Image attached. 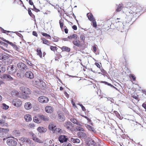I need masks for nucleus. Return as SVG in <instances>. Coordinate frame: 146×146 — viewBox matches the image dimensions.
Here are the masks:
<instances>
[{"label":"nucleus","instance_id":"7c9ffc66","mask_svg":"<svg viewBox=\"0 0 146 146\" xmlns=\"http://www.w3.org/2000/svg\"><path fill=\"white\" fill-rule=\"evenodd\" d=\"M78 38V36L76 34H73L72 35H70V36H68V38L69 39H71L72 38L74 39H77Z\"/></svg>","mask_w":146,"mask_h":146},{"label":"nucleus","instance_id":"58836bf2","mask_svg":"<svg viewBox=\"0 0 146 146\" xmlns=\"http://www.w3.org/2000/svg\"><path fill=\"white\" fill-rule=\"evenodd\" d=\"M50 50L54 52L57 51L58 49L57 48L56 46H50Z\"/></svg>","mask_w":146,"mask_h":146},{"label":"nucleus","instance_id":"774afa93","mask_svg":"<svg viewBox=\"0 0 146 146\" xmlns=\"http://www.w3.org/2000/svg\"><path fill=\"white\" fill-rule=\"evenodd\" d=\"M72 27L74 30H76L77 29V27L76 25H73Z\"/></svg>","mask_w":146,"mask_h":146},{"label":"nucleus","instance_id":"de8ad7c7","mask_svg":"<svg viewBox=\"0 0 146 146\" xmlns=\"http://www.w3.org/2000/svg\"><path fill=\"white\" fill-rule=\"evenodd\" d=\"M87 127L88 129H89L90 130L94 132V128L92 126L89 125H88Z\"/></svg>","mask_w":146,"mask_h":146},{"label":"nucleus","instance_id":"4c0bfd02","mask_svg":"<svg viewBox=\"0 0 146 146\" xmlns=\"http://www.w3.org/2000/svg\"><path fill=\"white\" fill-rule=\"evenodd\" d=\"M21 140L23 142L29 143L31 141L30 139H27L24 137H22L21 139Z\"/></svg>","mask_w":146,"mask_h":146},{"label":"nucleus","instance_id":"a211bd4d","mask_svg":"<svg viewBox=\"0 0 146 146\" xmlns=\"http://www.w3.org/2000/svg\"><path fill=\"white\" fill-rule=\"evenodd\" d=\"M80 140L78 138L72 137L70 139V142L74 143H80Z\"/></svg>","mask_w":146,"mask_h":146},{"label":"nucleus","instance_id":"423d86ee","mask_svg":"<svg viewBox=\"0 0 146 146\" xmlns=\"http://www.w3.org/2000/svg\"><path fill=\"white\" fill-rule=\"evenodd\" d=\"M59 23L60 24V28L62 30V31H64L65 33L66 34H67L68 33V30L66 26H64V29L63 28V26L64 25L63 20H62V19H61L59 21Z\"/></svg>","mask_w":146,"mask_h":146},{"label":"nucleus","instance_id":"69168bd1","mask_svg":"<svg viewBox=\"0 0 146 146\" xmlns=\"http://www.w3.org/2000/svg\"><path fill=\"white\" fill-rule=\"evenodd\" d=\"M33 35L35 36H36V37H37L38 36V34H37V33L36 32V31H33Z\"/></svg>","mask_w":146,"mask_h":146},{"label":"nucleus","instance_id":"3c124183","mask_svg":"<svg viewBox=\"0 0 146 146\" xmlns=\"http://www.w3.org/2000/svg\"><path fill=\"white\" fill-rule=\"evenodd\" d=\"M28 11L29 14L31 17H35V15H34L32 13L30 9H28Z\"/></svg>","mask_w":146,"mask_h":146},{"label":"nucleus","instance_id":"8fccbe9b","mask_svg":"<svg viewBox=\"0 0 146 146\" xmlns=\"http://www.w3.org/2000/svg\"><path fill=\"white\" fill-rule=\"evenodd\" d=\"M135 11H129V13H130V14H133V17H138L139 16V15H138L137 16V15H135V14L136 13H135Z\"/></svg>","mask_w":146,"mask_h":146},{"label":"nucleus","instance_id":"bb28decb","mask_svg":"<svg viewBox=\"0 0 146 146\" xmlns=\"http://www.w3.org/2000/svg\"><path fill=\"white\" fill-rule=\"evenodd\" d=\"M37 130L40 133H42L46 131V129L43 127H40L38 128Z\"/></svg>","mask_w":146,"mask_h":146},{"label":"nucleus","instance_id":"9d476101","mask_svg":"<svg viewBox=\"0 0 146 146\" xmlns=\"http://www.w3.org/2000/svg\"><path fill=\"white\" fill-rule=\"evenodd\" d=\"M25 76L26 77L31 79H33L34 77L33 73L30 71L26 72L25 74Z\"/></svg>","mask_w":146,"mask_h":146},{"label":"nucleus","instance_id":"2f4dec72","mask_svg":"<svg viewBox=\"0 0 146 146\" xmlns=\"http://www.w3.org/2000/svg\"><path fill=\"white\" fill-rule=\"evenodd\" d=\"M87 15L88 18V19L90 21H91L93 20L94 19L92 13H87Z\"/></svg>","mask_w":146,"mask_h":146},{"label":"nucleus","instance_id":"49530a36","mask_svg":"<svg viewBox=\"0 0 146 146\" xmlns=\"http://www.w3.org/2000/svg\"><path fill=\"white\" fill-rule=\"evenodd\" d=\"M113 113L115 114V115L117 116V117L119 118L121 117V116L120 115L119 113L116 111H113Z\"/></svg>","mask_w":146,"mask_h":146},{"label":"nucleus","instance_id":"ea45409f","mask_svg":"<svg viewBox=\"0 0 146 146\" xmlns=\"http://www.w3.org/2000/svg\"><path fill=\"white\" fill-rule=\"evenodd\" d=\"M11 94L13 96H18L19 95V92L17 91L13 90L11 92Z\"/></svg>","mask_w":146,"mask_h":146},{"label":"nucleus","instance_id":"5701e85b","mask_svg":"<svg viewBox=\"0 0 146 146\" xmlns=\"http://www.w3.org/2000/svg\"><path fill=\"white\" fill-rule=\"evenodd\" d=\"M41 40L42 41V43L43 44H46L47 46H50V42L49 41L44 38H41Z\"/></svg>","mask_w":146,"mask_h":146},{"label":"nucleus","instance_id":"5fc2aeb1","mask_svg":"<svg viewBox=\"0 0 146 146\" xmlns=\"http://www.w3.org/2000/svg\"><path fill=\"white\" fill-rule=\"evenodd\" d=\"M30 66H31L32 67H33L34 65L32 64L31 62L29 61V60H27V61L26 62Z\"/></svg>","mask_w":146,"mask_h":146},{"label":"nucleus","instance_id":"39448f33","mask_svg":"<svg viewBox=\"0 0 146 146\" xmlns=\"http://www.w3.org/2000/svg\"><path fill=\"white\" fill-rule=\"evenodd\" d=\"M7 145L9 146H15L17 144V142L14 139H8L6 141Z\"/></svg>","mask_w":146,"mask_h":146},{"label":"nucleus","instance_id":"e433bc0d","mask_svg":"<svg viewBox=\"0 0 146 146\" xmlns=\"http://www.w3.org/2000/svg\"><path fill=\"white\" fill-rule=\"evenodd\" d=\"M129 78H131V80L132 81V80L133 81H135L136 80V77L133 74H130L129 75Z\"/></svg>","mask_w":146,"mask_h":146},{"label":"nucleus","instance_id":"f03ea898","mask_svg":"<svg viewBox=\"0 0 146 146\" xmlns=\"http://www.w3.org/2000/svg\"><path fill=\"white\" fill-rule=\"evenodd\" d=\"M13 105L15 107L18 108L21 107L22 104V101L18 98L14 99L12 101Z\"/></svg>","mask_w":146,"mask_h":146},{"label":"nucleus","instance_id":"4be33fe9","mask_svg":"<svg viewBox=\"0 0 146 146\" xmlns=\"http://www.w3.org/2000/svg\"><path fill=\"white\" fill-rule=\"evenodd\" d=\"M24 119L27 122L31 121L32 119L31 115L29 114L25 115L24 116Z\"/></svg>","mask_w":146,"mask_h":146},{"label":"nucleus","instance_id":"338daca9","mask_svg":"<svg viewBox=\"0 0 146 146\" xmlns=\"http://www.w3.org/2000/svg\"><path fill=\"white\" fill-rule=\"evenodd\" d=\"M5 121L2 119H0V124H2L5 123Z\"/></svg>","mask_w":146,"mask_h":146},{"label":"nucleus","instance_id":"20e7f679","mask_svg":"<svg viewBox=\"0 0 146 146\" xmlns=\"http://www.w3.org/2000/svg\"><path fill=\"white\" fill-rule=\"evenodd\" d=\"M38 101L39 102L41 103L45 104L48 102L49 99L46 96H41L38 98Z\"/></svg>","mask_w":146,"mask_h":146},{"label":"nucleus","instance_id":"a19ab883","mask_svg":"<svg viewBox=\"0 0 146 146\" xmlns=\"http://www.w3.org/2000/svg\"><path fill=\"white\" fill-rule=\"evenodd\" d=\"M2 108L5 110H7L9 108V106L4 103H3L2 104Z\"/></svg>","mask_w":146,"mask_h":146},{"label":"nucleus","instance_id":"c9c22d12","mask_svg":"<svg viewBox=\"0 0 146 146\" xmlns=\"http://www.w3.org/2000/svg\"><path fill=\"white\" fill-rule=\"evenodd\" d=\"M33 139L35 141L40 143H43V141L40 140L39 139L35 136L33 137Z\"/></svg>","mask_w":146,"mask_h":146},{"label":"nucleus","instance_id":"2eb2a0df","mask_svg":"<svg viewBox=\"0 0 146 146\" xmlns=\"http://www.w3.org/2000/svg\"><path fill=\"white\" fill-rule=\"evenodd\" d=\"M46 112L47 113H51L53 112V108L50 106H47L45 108Z\"/></svg>","mask_w":146,"mask_h":146},{"label":"nucleus","instance_id":"0eeeda50","mask_svg":"<svg viewBox=\"0 0 146 146\" xmlns=\"http://www.w3.org/2000/svg\"><path fill=\"white\" fill-rule=\"evenodd\" d=\"M9 131V129L0 128V137H4L5 135Z\"/></svg>","mask_w":146,"mask_h":146},{"label":"nucleus","instance_id":"473e14b6","mask_svg":"<svg viewBox=\"0 0 146 146\" xmlns=\"http://www.w3.org/2000/svg\"><path fill=\"white\" fill-rule=\"evenodd\" d=\"M6 70L5 68V66L0 64V72L3 73Z\"/></svg>","mask_w":146,"mask_h":146},{"label":"nucleus","instance_id":"603ef678","mask_svg":"<svg viewBox=\"0 0 146 146\" xmlns=\"http://www.w3.org/2000/svg\"><path fill=\"white\" fill-rule=\"evenodd\" d=\"M80 40H82L84 42L85 41V37L84 35H81L80 36Z\"/></svg>","mask_w":146,"mask_h":146},{"label":"nucleus","instance_id":"aec40b11","mask_svg":"<svg viewBox=\"0 0 146 146\" xmlns=\"http://www.w3.org/2000/svg\"><path fill=\"white\" fill-rule=\"evenodd\" d=\"M12 134L15 137H17L20 135V132L19 130L15 129L12 131Z\"/></svg>","mask_w":146,"mask_h":146},{"label":"nucleus","instance_id":"79ce46f5","mask_svg":"<svg viewBox=\"0 0 146 146\" xmlns=\"http://www.w3.org/2000/svg\"><path fill=\"white\" fill-rule=\"evenodd\" d=\"M41 34L44 36L47 37V38H49L51 37L50 36L46 33L42 32Z\"/></svg>","mask_w":146,"mask_h":146},{"label":"nucleus","instance_id":"c03bdc74","mask_svg":"<svg viewBox=\"0 0 146 146\" xmlns=\"http://www.w3.org/2000/svg\"><path fill=\"white\" fill-rule=\"evenodd\" d=\"M131 96L133 98L135 99L136 100H137V102H138L139 101L138 97V95L137 94H135L134 95H132Z\"/></svg>","mask_w":146,"mask_h":146},{"label":"nucleus","instance_id":"6e6d98bb","mask_svg":"<svg viewBox=\"0 0 146 146\" xmlns=\"http://www.w3.org/2000/svg\"><path fill=\"white\" fill-rule=\"evenodd\" d=\"M56 132H57L58 133H62V129L60 128H56Z\"/></svg>","mask_w":146,"mask_h":146},{"label":"nucleus","instance_id":"052dcab7","mask_svg":"<svg viewBox=\"0 0 146 146\" xmlns=\"http://www.w3.org/2000/svg\"><path fill=\"white\" fill-rule=\"evenodd\" d=\"M1 31L3 33H9L10 32L9 31H7L6 30H4L2 28H1Z\"/></svg>","mask_w":146,"mask_h":146},{"label":"nucleus","instance_id":"c85d7f7f","mask_svg":"<svg viewBox=\"0 0 146 146\" xmlns=\"http://www.w3.org/2000/svg\"><path fill=\"white\" fill-rule=\"evenodd\" d=\"M9 44L11 45V46H13V48L16 50L17 51H18L19 49V47L17 46L15 44H14L13 43L9 42Z\"/></svg>","mask_w":146,"mask_h":146},{"label":"nucleus","instance_id":"09e8293b","mask_svg":"<svg viewBox=\"0 0 146 146\" xmlns=\"http://www.w3.org/2000/svg\"><path fill=\"white\" fill-rule=\"evenodd\" d=\"M62 146H72V145L70 143L66 142L63 144Z\"/></svg>","mask_w":146,"mask_h":146},{"label":"nucleus","instance_id":"b1692460","mask_svg":"<svg viewBox=\"0 0 146 146\" xmlns=\"http://www.w3.org/2000/svg\"><path fill=\"white\" fill-rule=\"evenodd\" d=\"M39 117L41 119V121L42 120L45 121H46L49 120V118L48 117L43 115H39Z\"/></svg>","mask_w":146,"mask_h":146},{"label":"nucleus","instance_id":"bf43d9fd","mask_svg":"<svg viewBox=\"0 0 146 146\" xmlns=\"http://www.w3.org/2000/svg\"><path fill=\"white\" fill-rule=\"evenodd\" d=\"M53 38L54 39L53 41L55 42H57L58 41L59 38L58 37L54 36L53 37Z\"/></svg>","mask_w":146,"mask_h":146},{"label":"nucleus","instance_id":"f704fd0d","mask_svg":"<svg viewBox=\"0 0 146 146\" xmlns=\"http://www.w3.org/2000/svg\"><path fill=\"white\" fill-rule=\"evenodd\" d=\"M123 7V5L122 4H119L117 7V9L115 11L116 12H118L120 11L122 8Z\"/></svg>","mask_w":146,"mask_h":146},{"label":"nucleus","instance_id":"1a4fd4ad","mask_svg":"<svg viewBox=\"0 0 146 146\" xmlns=\"http://www.w3.org/2000/svg\"><path fill=\"white\" fill-rule=\"evenodd\" d=\"M0 78L3 79H7L10 81L13 80V78L10 75L7 74H3V75L0 74Z\"/></svg>","mask_w":146,"mask_h":146},{"label":"nucleus","instance_id":"4d7b16f0","mask_svg":"<svg viewBox=\"0 0 146 146\" xmlns=\"http://www.w3.org/2000/svg\"><path fill=\"white\" fill-rule=\"evenodd\" d=\"M28 126L30 128H34L35 127V125L33 123H31L29 124Z\"/></svg>","mask_w":146,"mask_h":146},{"label":"nucleus","instance_id":"37998d69","mask_svg":"<svg viewBox=\"0 0 146 146\" xmlns=\"http://www.w3.org/2000/svg\"><path fill=\"white\" fill-rule=\"evenodd\" d=\"M92 21V25L93 27L96 28L97 27L96 22L95 19L93 20Z\"/></svg>","mask_w":146,"mask_h":146},{"label":"nucleus","instance_id":"a878e982","mask_svg":"<svg viewBox=\"0 0 146 146\" xmlns=\"http://www.w3.org/2000/svg\"><path fill=\"white\" fill-rule=\"evenodd\" d=\"M37 54L38 56L40 58H42V54L40 48H38L36 50Z\"/></svg>","mask_w":146,"mask_h":146},{"label":"nucleus","instance_id":"7ed1b4c3","mask_svg":"<svg viewBox=\"0 0 146 146\" xmlns=\"http://www.w3.org/2000/svg\"><path fill=\"white\" fill-rule=\"evenodd\" d=\"M7 70L9 74H13L16 72L17 69L15 66L10 65L7 67Z\"/></svg>","mask_w":146,"mask_h":146},{"label":"nucleus","instance_id":"412c9836","mask_svg":"<svg viewBox=\"0 0 146 146\" xmlns=\"http://www.w3.org/2000/svg\"><path fill=\"white\" fill-rule=\"evenodd\" d=\"M33 120L34 122L37 123H39L41 122V119L39 117V115L37 116H35L33 118Z\"/></svg>","mask_w":146,"mask_h":146},{"label":"nucleus","instance_id":"72a5a7b5","mask_svg":"<svg viewBox=\"0 0 146 146\" xmlns=\"http://www.w3.org/2000/svg\"><path fill=\"white\" fill-rule=\"evenodd\" d=\"M70 121L71 122H73L74 124H76L77 125H81L80 123H79V122H78L76 119L74 118H71L70 119Z\"/></svg>","mask_w":146,"mask_h":146},{"label":"nucleus","instance_id":"864d4df0","mask_svg":"<svg viewBox=\"0 0 146 146\" xmlns=\"http://www.w3.org/2000/svg\"><path fill=\"white\" fill-rule=\"evenodd\" d=\"M76 129L79 131H84V129L82 127H79V126H77L76 127Z\"/></svg>","mask_w":146,"mask_h":146},{"label":"nucleus","instance_id":"cd10ccee","mask_svg":"<svg viewBox=\"0 0 146 146\" xmlns=\"http://www.w3.org/2000/svg\"><path fill=\"white\" fill-rule=\"evenodd\" d=\"M77 135L80 138H85L86 137V133L82 132H79L78 133Z\"/></svg>","mask_w":146,"mask_h":146},{"label":"nucleus","instance_id":"f8f14e48","mask_svg":"<svg viewBox=\"0 0 146 146\" xmlns=\"http://www.w3.org/2000/svg\"><path fill=\"white\" fill-rule=\"evenodd\" d=\"M58 140L60 142L63 143L64 142H66L68 140V138H67L66 136L61 135L59 136Z\"/></svg>","mask_w":146,"mask_h":146},{"label":"nucleus","instance_id":"9b49d317","mask_svg":"<svg viewBox=\"0 0 146 146\" xmlns=\"http://www.w3.org/2000/svg\"><path fill=\"white\" fill-rule=\"evenodd\" d=\"M64 126L68 130H70L73 129V124L70 121L66 122L64 124Z\"/></svg>","mask_w":146,"mask_h":146},{"label":"nucleus","instance_id":"393cba45","mask_svg":"<svg viewBox=\"0 0 146 146\" xmlns=\"http://www.w3.org/2000/svg\"><path fill=\"white\" fill-rule=\"evenodd\" d=\"M9 55L5 53L0 54V59L5 60L8 58Z\"/></svg>","mask_w":146,"mask_h":146},{"label":"nucleus","instance_id":"680f3d73","mask_svg":"<svg viewBox=\"0 0 146 146\" xmlns=\"http://www.w3.org/2000/svg\"><path fill=\"white\" fill-rule=\"evenodd\" d=\"M97 46L96 45H94L93 46V51L94 52H96L97 51Z\"/></svg>","mask_w":146,"mask_h":146},{"label":"nucleus","instance_id":"4468645a","mask_svg":"<svg viewBox=\"0 0 146 146\" xmlns=\"http://www.w3.org/2000/svg\"><path fill=\"white\" fill-rule=\"evenodd\" d=\"M72 43L73 44L78 47H80L82 45V44L81 43V42L79 40V39H76L73 41Z\"/></svg>","mask_w":146,"mask_h":146},{"label":"nucleus","instance_id":"0e129e2a","mask_svg":"<svg viewBox=\"0 0 146 146\" xmlns=\"http://www.w3.org/2000/svg\"><path fill=\"white\" fill-rule=\"evenodd\" d=\"M0 38L1 40L6 42L8 44H9V41L8 40H6V39H5L3 38Z\"/></svg>","mask_w":146,"mask_h":146},{"label":"nucleus","instance_id":"ddd939ff","mask_svg":"<svg viewBox=\"0 0 146 146\" xmlns=\"http://www.w3.org/2000/svg\"><path fill=\"white\" fill-rule=\"evenodd\" d=\"M48 128L53 132H56V125L53 123H50L48 126Z\"/></svg>","mask_w":146,"mask_h":146},{"label":"nucleus","instance_id":"f257e3e1","mask_svg":"<svg viewBox=\"0 0 146 146\" xmlns=\"http://www.w3.org/2000/svg\"><path fill=\"white\" fill-rule=\"evenodd\" d=\"M17 67L18 69L21 71H25L28 69L27 66L21 62H19L17 64Z\"/></svg>","mask_w":146,"mask_h":146},{"label":"nucleus","instance_id":"13d9d810","mask_svg":"<svg viewBox=\"0 0 146 146\" xmlns=\"http://www.w3.org/2000/svg\"><path fill=\"white\" fill-rule=\"evenodd\" d=\"M95 64L97 66L98 68L100 69V68L101 66V63H100V64H99L98 62H95Z\"/></svg>","mask_w":146,"mask_h":146},{"label":"nucleus","instance_id":"dca6fc26","mask_svg":"<svg viewBox=\"0 0 146 146\" xmlns=\"http://www.w3.org/2000/svg\"><path fill=\"white\" fill-rule=\"evenodd\" d=\"M25 108L27 110L31 109L32 107V106L31 103L29 102H27L25 103L24 105Z\"/></svg>","mask_w":146,"mask_h":146},{"label":"nucleus","instance_id":"f3484780","mask_svg":"<svg viewBox=\"0 0 146 146\" xmlns=\"http://www.w3.org/2000/svg\"><path fill=\"white\" fill-rule=\"evenodd\" d=\"M143 10V8L139 5H138L136 9L135 10V13L137 14L139 13L140 14L142 12Z\"/></svg>","mask_w":146,"mask_h":146},{"label":"nucleus","instance_id":"a18cd8bd","mask_svg":"<svg viewBox=\"0 0 146 146\" xmlns=\"http://www.w3.org/2000/svg\"><path fill=\"white\" fill-rule=\"evenodd\" d=\"M23 73H22L20 71H18L17 73V76L20 78H21L22 77Z\"/></svg>","mask_w":146,"mask_h":146},{"label":"nucleus","instance_id":"c756f323","mask_svg":"<svg viewBox=\"0 0 146 146\" xmlns=\"http://www.w3.org/2000/svg\"><path fill=\"white\" fill-rule=\"evenodd\" d=\"M61 49L63 51H66L69 52L70 51V48L67 46H63L61 48Z\"/></svg>","mask_w":146,"mask_h":146},{"label":"nucleus","instance_id":"e2e57ef3","mask_svg":"<svg viewBox=\"0 0 146 146\" xmlns=\"http://www.w3.org/2000/svg\"><path fill=\"white\" fill-rule=\"evenodd\" d=\"M79 105L81 107L82 110L83 111H85L86 110V109L84 107L82 104H80Z\"/></svg>","mask_w":146,"mask_h":146},{"label":"nucleus","instance_id":"6e6552de","mask_svg":"<svg viewBox=\"0 0 146 146\" xmlns=\"http://www.w3.org/2000/svg\"><path fill=\"white\" fill-rule=\"evenodd\" d=\"M20 90L21 91L25 94H30L31 93V91L28 88L23 86L20 88Z\"/></svg>","mask_w":146,"mask_h":146},{"label":"nucleus","instance_id":"6ab92c4d","mask_svg":"<svg viewBox=\"0 0 146 146\" xmlns=\"http://www.w3.org/2000/svg\"><path fill=\"white\" fill-rule=\"evenodd\" d=\"M65 117L64 115L61 113L58 114V120L60 121H64L65 120Z\"/></svg>","mask_w":146,"mask_h":146}]
</instances>
